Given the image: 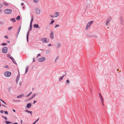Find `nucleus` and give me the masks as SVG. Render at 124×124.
I'll use <instances>...</instances> for the list:
<instances>
[{
  "instance_id": "44",
  "label": "nucleus",
  "mask_w": 124,
  "mask_h": 124,
  "mask_svg": "<svg viewBox=\"0 0 124 124\" xmlns=\"http://www.w3.org/2000/svg\"><path fill=\"white\" fill-rule=\"evenodd\" d=\"M101 102H102V103H103V99H101Z\"/></svg>"
},
{
  "instance_id": "18",
  "label": "nucleus",
  "mask_w": 124,
  "mask_h": 124,
  "mask_svg": "<svg viewBox=\"0 0 124 124\" xmlns=\"http://www.w3.org/2000/svg\"><path fill=\"white\" fill-rule=\"evenodd\" d=\"M10 20L14 23L16 22V20H15V18H14L11 19H10Z\"/></svg>"
},
{
  "instance_id": "61",
  "label": "nucleus",
  "mask_w": 124,
  "mask_h": 124,
  "mask_svg": "<svg viewBox=\"0 0 124 124\" xmlns=\"http://www.w3.org/2000/svg\"><path fill=\"white\" fill-rule=\"evenodd\" d=\"M35 62V59H33V62Z\"/></svg>"
},
{
  "instance_id": "51",
  "label": "nucleus",
  "mask_w": 124,
  "mask_h": 124,
  "mask_svg": "<svg viewBox=\"0 0 124 124\" xmlns=\"http://www.w3.org/2000/svg\"><path fill=\"white\" fill-rule=\"evenodd\" d=\"M48 46H52V45L51 44H48Z\"/></svg>"
},
{
  "instance_id": "56",
  "label": "nucleus",
  "mask_w": 124,
  "mask_h": 124,
  "mask_svg": "<svg viewBox=\"0 0 124 124\" xmlns=\"http://www.w3.org/2000/svg\"><path fill=\"white\" fill-rule=\"evenodd\" d=\"M23 9H24L25 8V7L24 6L23 7Z\"/></svg>"
},
{
  "instance_id": "43",
  "label": "nucleus",
  "mask_w": 124,
  "mask_h": 124,
  "mask_svg": "<svg viewBox=\"0 0 124 124\" xmlns=\"http://www.w3.org/2000/svg\"><path fill=\"white\" fill-rule=\"evenodd\" d=\"M32 23H30V27L31 28H32Z\"/></svg>"
},
{
  "instance_id": "50",
  "label": "nucleus",
  "mask_w": 124,
  "mask_h": 124,
  "mask_svg": "<svg viewBox=\"0 0 124 124\" xmlns=\"http://www.w3.org/2000/svg\"><path fill=\"white\" fill-rule=\"evenodd\" d=\"M2 5L1 4H0V8H2Z\"/></svg>"
},
{
  "instance_id": "58",
  "label": "nucleus",
  "mask_w": 124,
  "mask_h": 124,
  "mask_svg": "<svg viewBox=\"0 0 124 124\" xmlns=\"http://www.w3.org/2000/svg\"><path fill=\"white\" fill-rule=\"evenodd\" d=\"M17 101L18 102H20V101L19 100H18Z\"/></svg>"
},
{
  "instance_id": "4",
  "label": "nucleus",
  "mask_w": 124,
  "mask_h": 124,
  "mask_svg": "<svg viewBox=\"0 0 124 124\" xmlns=\"http://www.w3.org/2000/svg\"><path fill=\"white\" fill-rule=\"evenodd\" d=\"M11 75V72L9 71H6L4 73V75L7 77H10Z\"/></svg>"
},
{
  "instance_id": "6",
  "label": "nucleus",
  "mask_w": 124,
  "mask_h": 124,
  "mask_svg": "<svg viewBox=\"0 0 124 124\" xmlns=\"http://www.w3.org/2000/svg\"><path fill=\"white\" fill-rule=\"evenodd\" d=\"M35 11L37 14H39L40 13V9L38 8H36L35 9Z\"/></svg>"
},
{
  "instance_id": "28",
  "label": "nucleus",
  "mask_w": 124,
  "mask_h": 124,
  "mask_svg": "<svg viewBox=\"0 0 124 124\" xmlns=\"http://www.w3.org/2000/svg\"><path fill=\"white\" fill-rule=\"evenodd\" d=\"M20 16H18L17 17V19L18 20H20Z\"/></svg>"
},
{
  "instance_id": "20",
  "label": "nucleus",
  "mask_w": 124,
  "mask_h": 124,
  "mask_svg": "<svg viewBox=\"0 0 124 124\" xmlns=\"http://www.w3.org/2000/svg\"><path fill=\"white\" fill-rule=\"evenodd\" d=\"M50 52V50L49 49L47 50L46 51V53L47 54H48Z\"/></svg>"
},
{
  "instance_id": "62",
  "label": "nucleus",
  "mask_w": 124,
  "mask_h": 124,
  "mask_svg": "<svg viewBox=\"0 0 124 124\" xmlns=\"http://www.w3.org/2000/svg\"><path fill=\"white\" fill-rule=\"evenodd\" d=\"M102 105L103 106L104 105V103H102Z\"/></svg>"
},
{
  "instance_id": "52",
  "label": "nucleus",
  "mask_w": 124,
  "mask_h": 124,
  "mask_svg": "<svg viewBox=\"0 0 124 124\" xmlns=\"http://www.w3.org/2000/svg\"><path fill=\"white\" fill-rule=\"evenodd\" d=\"M36 102V101H33V104H34V103Z\"/></svg>"
},
{
  "instance_id": "53",
  "label": "nucleus",
  "mask_w": 124,
  "mask_h": 124,
  "mask_svg": "<svg viewBox=\"0 0 124 124\" xmlns=\"http://www.w3.org/2000/svg\"><path fill=\"white\" fill-rule=\"evenodd\" d=\"M4 67L5 68H8V67L7 65H6Z\"/></svg>"
},
{
  "instance_id": "36",
  "label": "nucleus",
  "mask_w": 124,
  "mask_h": 124,
  "mask_svg": "<svg viewBox=\"0 0 124 124\" xmlns=\"http://www.w3.org/2000/svg\"><path fill=\"white\" fill-rule=\"evenodd\" d=\"M7 45V44H6L5 43H3L1 45L3 46H5Z\"/></svg>"
},
{
  "instance_id": "14",
  "label": "nucleus",
  "mask_w": 124,
  "mask_h": 124,
  "mask_svg": "<svg viewBox=\"0 0 124 124\" xmlns=\"http://www.w3.org/2000/svg\"><path fill=\"white\" fill-rule=\"evenodd\" d=\"M25 111L26 112H27L28 113H29L31 114V115H32V111H30L29 110H25Z\"/></svg>"
},
{
  "instance_id": "60",
  "label": "nucleus",
  "mask_w": 124,
  "mask_h": 124,
  "mask_svg": "<svg viewBox=\"0 0 124 124\" xmlns=\"http://www.w3.org/2000/svg\"><path fill=\"white\" fill-rule=\"evenodd\" d=\"M13 111L14 112H15V110L13 109Z\"/></svg>"
},
{
  "instance_id": "17",
  "label": "nucleus",
  "mask_w": 124,
  "mask_h": 124,
  "mask_svg": "<svg viewBox=\"0 0 124 124\" xmlns=\"http://www.w3.org/2000/svg\"><path fill=\"white\" fill-rule=\"evenodd\" d=\"M29 32L28 33V34H27V41L28 42V37H29Z\"/></svg>"
},
{
  "instance_id": "13",
  "label": "nucleus",
  "mask_w": 124,
  "mask_h": 124,
  "mask_svg": "<svg viewBox=\"0 0 124 124\" xmlns=\"http://www.w3.org/2000/svg\"><path fill=\"white\" fill-rule=\"evenodd\" d=\"M56 46L57 48H59L61 46V44L59 43H57L56 44Z\"/></svg>"
},
{
  "instance_id": "7",
  "label": "nucleus",
  "mask_w": 124,
  "mask_h": 124,
  "mask_svg": "<svg viewBox=\"0 0 124 124\" xmlns=\"http://www.w3.org/2000/svg\"><path fill=\"white\" fill-rule=\"evenodd\" d=\"M45 59V58L43 57L41 58H40L38 59V61L39 62H41L44 61Z\"/></svg>"
},
{
  "instance_id": "41",
  "label": "nucleus",
  "mask_w": 124,
  "mask_h": 124,
  "mask_svg": "<svg viewBox=\"0 0 124 124\" xmlns=\"http://www.w3.org/2000/svg\"><path fill=\"white\" fill-rule=\"evenodd\" d=\"M66 82L68 83V84L69 83L70 81L69 79H68L66 81Z\"/></svg>"
},
{
  "instance_id": "31",
  "label": "nucleus",
  "mask_w": 124,
  "mask_h": 124,
  "mask_svg": "<svg viewBox=\"0 0 124 124\" xmlns=\"http://www.w3.org/2000/svg\"><path fill=\"white\" fill-rule=\"evenodd\" d=\"M5 123L7 124H9L10 123H11V122H8V121H5Z\"/></svg>"
},
{
  "instance_id": "5",
  "label": "nucleus",
  "mask_w": 124,
  "mask_h": 124,
  "mask_svg": "<svg viewBox=\"0 0 124 124\" xmlns=\"http://www.w3.org/2000/svg\"><path fill=\"white\" fill-rule=\"evenodd\" d=\"M111 19V17H109L106 20L105 23V24L106 25H108V23Z\"/></svg>"
},
{
  "instance_id": "32",
  "label": "nucleus",
  "mask_w": 124,
  "mask_h": 124,
  "mask_svg": "<svg viewBox=\"0 0 124 124\" xmlns=\"http://www.w3.org/2000/svg\"><path fill=\"white\" fill-rule=\"evenodd\" d=\"M33 20V17L32 16V18H31V21L30 23H32V22Z\"/></svg>"
},
{
  "instance_id": "42",
  "label": "nucleus",
  "mask_w": 124,
  "mask_h": 124,
  "mask_svg": "<svg viewBox=\"0 0 124 124\" xmlns=\"http://www.w3.org/2000/svg\"><path fill=\"white\" fill-rule=\"evenodd\" d=\"M49 16L52 18L53 17H54V16L53 15H49Z\"/></svg>"
},
{
  "instance_id": "34",
  "label": "nucleus",
  "mask_w": 124,
  "mask_h": 124,
  "mask_svg": "<svg viewBox=\"0 0 124 124\" xmlns=\"http://www.w3.org/2000/svg\"><path fill=\"white\" fill-rule=\"evenodd\" d=\"M54 22V21L53 20L50 23V24H52Z\"/></svg>"
},
{
  "instance_id": "48",
  "label": "nucleus",
  "mask_w": 124,
  "mask_h": 124,
  "mask_svg": "<svg viewBox=\"0 0 124 124\" xmlns=\"http://www.w3.org/2000/svg\"><path fill=\"white\" fill-rule=\"evenodd\" d=\"M3 4L5 5H8L6 3H3Z\"/></svg>"
},
{
  "instance_id": "9",
  "label": "nucleus",
  "mask_w": 124,
  "mask_h": 124,
  "mask_svg": "<svg viewBox=\"0 0 124 124\" xmlns=\"http://www.w3.org/2000/svg\"><path fill=\"white\" fill-rule=\"evenodd\" d=\"M34 27L35 28H40V27H39V25L38 24H34Z\"/></svg>"
},
{
  "instance_id": "49",
  "label": "nucleus",
  "mask_w": 124,
  "mask_h": 124,
  "mask_svg": "<svg viewBox=\"0 0 124 124\" xmlns=\"http://www.w3.org/2000/svg\"><path fill=\"white\" fill-rule=\"evenodd\" d=\"M3 112H4V111L3 110H0V112L1 113H3Z\"/></svg>"
},
{
  "instance_id": "55",
  "label": "nucleus",
  "mask_w": 124,
  "mask_h": 124,
  "mask_svg": "<svg viewBox=\"0 0 124 124\" xmlns=\"http://www.w3.org/2000/svg\"><path fill=\"white\" fill-rule=\"evenodd\" d=\"M7 42L8 43H10V41H7Z\"/></svg>"
},
{
  "instance_id": "54",
  "label": "nucleus",
  "mask_w": 124,
  "mask_h": 124,
  "mask_svg": "<svg viewBox=\"0 0 124 124\" xmlns=\"http://www.w3.org/2000/svg\"><path fill=\"white\" fill-rule=\"evenodd\" d=\"M24 5V3H22L21 4V5L22 6H23V5Z\"/></svg>"
},
{
  "instance_id": "40",
  "label": "nucleus",
  "mask_w": 124,
  "mask_h": 124,
  "mask_svg": "<svg viewBox=\"0 0 124 124\" xmlns=\"http://www.w3.org/2000/svg\"><path fill=\"white\" fill-rule=\"evenodd\" d=\"M4 112L6 114V115H8V112H7V111H5V112Z\"/></svg>"
},
{
  "instance_id": "19",
  "label": "nucleus",
  "mask_w": 124,
  "mask_h": 124,
  "mask_svg": "<svg viewBox=\"0 0 124 124\" xmlns=\"http://www.w3.org/2000/svg\"><path fill=\"white\" fill-rule=\"evenodd\" d=\"M34 2L35 3H38L39 2V0H33Z\"/></svg>"
},
{
  "instance_id": "57",
  "label": "nucleus",
  "mask_w": 124,
  "mask_h": 124,
  "mask_svg": "<svg viewBox=\"0 0 124 124\" xmlns=\"http://www.w3.org/2000/svg\"><path fill=\"white\" fill-rule=\"evenodd\" d=\"M18 123H15L14 124H17Z\"/></svg>"
},
{
  "instance_id": "16",
  "label": "nucleus",
  "mask_w": 124,
  "mask_h": 124,
  "mask_svg": "<svg viewBox=\"0 0 124 124\" xmlns=\"http://www.w3.org/2000/svg\"><path fill=\"white\" fill-rule=\"evenodd\" d=\"M20 78V75H18L17 78L16 80V82L17 83H18V81H19Z\"/></svg>"
},
{
  "instance_id": "1",
  "label": "nucleus",
  "mask_w": 124,
  "mask_h": 124,
  "mask_svg": "<svg viewBox=\"0 0 124 124\" xmlns=\"http://www.w3.org/2000/svg\"><path fill=\"white\" fill-rule=\"evenodd\" d=\"M12 12V10L10 9H6L4 10V12L7 14H10Z\"/></svg>"
},
{
  "instance_id": "39",
  "label": "nucleus",
  "mask_w": 124,
  "mask_h": 124,
  "mask_svg": "<svg viewBox=\"0 0 124 124\" xmlns=\"http://www.w3.org/2000/svg\"><path fill=\"white\" fill-rule=\"evenodd\" d=\"M12 28V27H10L8 28V29L9 30H10Z\"/></svg>"
},
{
  "instance_id": "63",
  "label": "nucleus",
  "mask_w": 124,
  "mask_h": 124,
  "mask_svg": "<svg viewBox=\"0 0 124 124\" xmlns=\"http://www.w3.org/2000/svg\"><path fill=\"white\" fill-rule=\"evenodd\" d=\"M13 101H16V100L15 101V100H13Z\"/></svg>"
},
{
  "instance_id": "15",
  "label": "nucleus",
  "mask_w": 124,
  "mask_h": 124,
  "mask_svg": "<svg viewBox=\"0 0 124 124\" xmlns=\"http://www.w3.org/2000/svg\"><path fill=\"white\" fill-rule=\"evenodd\" d=\"M26 106L28 108H30L31 106V104L30 103H28L27 105Z\"/></svg>"
},
{
  "instance_id": "45",
  "label": "nucleus",
  "mask_w": 124,
  "mask_h": 124,
  "mask_svg": "<svg viewBox=\"0 0 124 124\" xmlns=\"http://www.w3.org/2000/svg\"><path fill=\"white\" fill-rule=\"evenodd\" d=\"M4 37H5V38H6V39H8V36H7V35H6V36H4Z\"/></svg>"
},
{
  "instance_id": "26",
  "label": "nucleus",
  "mask_w": 124,
  "mask_h": 124,
  "mask_svg": "<svg viewBox=\"0 0 124 124\" xmlns=\"http://www.w3.org/2000/svg\"><path fill=\"white\" fill-rule=\"evenodd\" d=\"M32 92H30V93H29L27 95V96H26L27 97H28L29 96H30V95H31V94H32Z\"/></svg>"
},
{
  "instance_id": "46",
  "label": "nucleus",
  "mask_w": 124,
  "mask_h": 124,
  "mask_svg": "<svg viewBox=\"0 0 124 124\" xmlns=\"http://www.w3.org/2000/svg\"><path fill=\"white\" fill-rule=\"evenodd\" d=\"M40 54H38L37 56V58H38V57H39V56H40Z\"/></svg>"
},
{
  "instance_id": "12",
  "label": "nucleus",
  "mask_w": 124,
  "mask_h": 124,
  "mask_svg": "<svg viewBox=\"0 0 124 124\" xmlns=\"http://www.w3.org/2000/svg\"><path fill=\"white\" fill-rule=\"evenodd\" d=\"M93 22V21H91L87 23V24L89 25L90 26H91V24H92Z\"/></svg>"
},
{
  "instance_id": "25",
  "label": "nucleus",
  "mask_w": 124,
  "mask_h": 124,
  "mask_svg": "<svg viewBox=\"0 0 124 124\" xmlns=\"http://www.w3.org/2000/svg\"><path fill=\"white\" fill-rule=\"evenodd\" d=\"M89 27L90 26L89 25H88L87 24L86 27V30L88 29L89 28Z\"/></svg>"
},
{
  "instance_id": "33",
  "label": "nucleus",
  "mask_w": 124,
  "mask_h": 124,
  "mask_svg": "<svg viewBox=\"0 0 124 124\" xmlns=\"http://www.w3.org/2000/svg\"><path fill=\"white\" fill-rule=\"evenodd\" d=\"M0 100L1 101H2L6 105H7V104L2 100L0 99Z\"/></svg>"
},
{
  "instance_id": "8",
  "label": "nucleus",
  "mask_w": 124,
  "mask_h": 124,
  "mask_svg": "<svg viewBox=\"0 0 124 124\" xmlns=\"http://www.w3.org/2000/svg\"><path fill=\"white\" fill-rule=\"evenodd\" d=\"M50 37L52 39H53L54 38L53 32V31L51 32L50 33Z\"/></svg>"
},
{
  "instance_id": "37",
  "label": "nucleus",
  "mask_w": 124,
  "mask_h": 124,
  "mask_svg": "<svg viewBox=\"0 0 124 124\" xmlns=\"http://www.w3.org/2000/svg\"><path fill=\"white\" fill-rule=\"evenodd\" d=\"M7 57L10 59V57H12L9 54H8L7 55Z\"/></svg>"
},
{
  "instance_id": "3",
  "label": "nucleus",
  "mask_w": 124,
  "mask_h": 124,
  "mask_svg": "<svg viewBox=\"0 0 124 124\" xmlns=\"http://www.w3.org/2000/svg\"><path fill=\"white\" fill-rule=\"evenodd\" d=\"M7 47H4L2 49V51L3 53H6L7 52Z\"/></svg>"
},
{
  "instance_id": "64",
  "label": "nucleus",
  "mask_w": 124,
  "mask_h": 124,
  "mask_svg": "<svg viewBox=\"0 0 124 124\" xmlns=\"http://www.w3.org/2000/svg\"><path fill=\"white\" fill-rule=\"evenodd\" d=\"M1 9H0V12H1Z\"/></svg>"
},
{
  "instance_id": "29",
  "label": "nucleus",
  "mask_w": 124,
  "mask_h": 124,
  "mask_svg": "<svg viewBox=\"0 0 124 124\" xmlns=\"http://www.w3.org/2000/svg\"><path fill=\"white\" fill-rule=\"evenodd\" d=\"M58 58H59V57H58V56H57V57L56 58V59L55 61V62H57V61L58 60Z\"/></svg>"
},
{
  "instance_id": "35",
  "label": "nucleus",
  "mask_w": 124,
  "mask_h": 124,
  "mask_svg": "<svg viewBox=\"0 0 124 124\" xmlns=\"http://www.w3.org/2000/svg\"><path fill=\"white\" fill-rule=\"evenodd\" d=\"M39 119V118H38L35 122L33 123V124H35L38 121Z\"/></svg>"
},
{
  "instance_id": "38",
  "label": "nucleus",
  "mask_w": 124,
  "mask_h": 124,
  "mask_svg": "<svg viewBox=\"0 0 124 124\" xmlns=\"http://www.w3.org/2000/svg\"><path fill=\"white\" fill-rule=\"evenodd\" d=\"M59 24H57L56 25V26H55V28H56L57 27H59Z\"/></svg>"
},
{
  "instance_id": "30",
  "label": "nucleus",
  "mask_w": 124,
  "mask_h": 124,
  "mask_svg": "<svg viewBox=\"0 0 124 124\" xmlns=\"http://www.w3.org/2000/svg\"><path fill=\"white\" fill-rule=\"evenodd\" d=\"M21 29V26H20L19 27V28L18 29V34H19Z\"/></svg>"
},
{
  "instance_id": "21",
  "label": "nucleus",
  "mask_w": 124,
  "mask_h": 124,
  "mask_svg": "<svg viewBox=\"0 0 124 124\" xmlns=\"http://www.w3.org/2000/svg\"><path fill=\"white\" fill-rule=\"evenodd\" d=\"M23 95H19L17 97V98H19L21 97H23Z\"/></svg>"
},
{
  "instance_id": "11",
  "label": "nucleus",
  "mask_w": 124,
  "mask_h": 124,
  "mask_svg": "<svg viewBox=\"0 0 124 124\" xmlns=\"http://www.w3.org/2000/svg\"><path fill=\"white\" fill-rule=\"evenodd\" d=\"M59 16V13L58 12H55V17H57Z\"/></svg>"
},
{
  "instance_id": "2",
  "label": "nucleus",
  "mask_w": 124,
  "mask_h": 124,
  "mask_svg": "<svg viewBox=\"0 0 124 124\" xmlns=\"http://www.w3.org/2000/svg\"><path fill=\"white\" fill-rule=\"evenodd\" d=\"M41 41L43 43H47L49 41V39L46 38H44L41 39Z\"/></svg>"
},
{
  "instance_id": "47",
  "label": "nucleus",
  "mask_w": 124,
  "mask_h": 124,
  "mask_svg": "<svg viewBox=\"0 0 124 124\" xmlns=\"http://www.w3.org/2000/svg\"><path fill=\"white\" fill-rule=\"evenodd\" d=\"M4 118L5 120H7V118L6 117H4Z\"/></svg>"
},
{
  "instance_id": "10",
  "label": "nucleus",
  "mask_w": 124,
  "mask_h": 124,
  "mask_svg": "<svg viewBox=\"0 0 124 124\" xmlns=\"http://www.w3.org/2000/svg\"><path fill=\"white\" fill-rule=\"evenodd\" d=\"M10 59H11V60H12L13 62L15 64H16V62L15 61V59H14V58H13L12 57H10Z\"/></svg>"
},
{
  "instance_id": "22",
  "label": "nucleus",
  "mask_w": 124,
  "mask_h": 124,
  "mask_svg": "<svg viewBox=\"0 0 124 124\" xmlns=\"http://www.w3.org/2000/svg\"><path fill=\"white\" fill-rule=\"evenodd\" d=\"M64 76V75H63L62 77L60 78L59 79V81H61V80H62L63 79Z\"/></svg>"
},
{
  "instance_id": "24",
  "label": "nucleus",
  "mask_w": 124,
  "mask_h": 124,
  "mask_svg": "<svg viewBox=\"0 0 124 124\" xmlns=\"http://www.w3.org/2000/svg\"><path fill=\"white\" fill-rule=\"evenodd\" d=\"M29 68L28 67H27L26 69L25 73H26L28 71V70Z\"/></svg>"
},
{
  "instance_id": "27",
  "label": "nucleus",
  "mask_w": 124,
  "mask_h": 124,
  "mask_svg": "<svg viewBox=\"0 0 124 124\" xmlns=\"http://www.w3.org/2000/svg\"><path fill=\"white\" fill-rule=\"evenodd\" d=\"M99 97L101 99H101H103V98H102V96L101 95L100 93H99Z\"/></svg>"
},
{
  "instance_id": "59",
  "label": "nucleus",
  "mask_w": 124,
  "mask_h": 124,
  "mask_svg": "<svg viewBox=\"0 0 124 124\" xmlns=\"http://www.w3.org/2000/svg\"><path fill=\"white\" fill-rule=\"evenodd\" d=\"M21 124H22V120H21Z\"/></svg>"
},
{
  "instance_id": "23",
  "label": "nucleus",
  "mask_w": 124,
  "mask_h": 124,
  "mask_svg": "<svg viewBox=\"0 0 124 124\" xmlns=\"http://www.w3.org/2000/svg\"><path fill=\"white\" fill-rule=\"evenodd\" d=\"M36 95V94H34L31 97L30 99H31L33 98H34Z\"/></svg>"
}]
</instances>
